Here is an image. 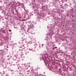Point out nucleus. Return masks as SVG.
Here are the masks:
<instances>
[{"label": "nucleus", "mask_w": 76, "mask_h": 76, "mask_svg": "<svg viewBox=\"0 0 76 76\" xmlns=\"http://www.w3.org/2000/svg\"><path fill=\"white\" fill-rule=\"evenodd\" d=\"M2 32L4 33V34H5L6 33V32L5 31V30H2Z\"/></svg>", "instance_id": "1"}, {"label": "nucleus", "mask_w": 76, "mask_h": 76, "mask_svg": "<svg viewBox=\"0 0 76 76\" xmlns=\"http://www.w3.org/2000/svg\"><path fill=\"white\" fill-rule=\"evenodd\" d=\"M37 9H38V8Z\"/></svg>", "instance_id": "2"}]
</instances>
